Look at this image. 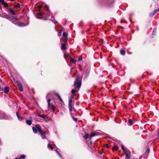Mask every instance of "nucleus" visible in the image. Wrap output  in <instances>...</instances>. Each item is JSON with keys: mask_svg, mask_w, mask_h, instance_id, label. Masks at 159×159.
Listing matches in <instances>:
<instances>
[{"mask_svg": "<svg viewBox=\"0 0 159 159\" xmlns=\"http://www.w3.org/2000/svg\"><path fill=\"white\" fill-rule=\"evenodd\" d=\"M56 151L57 152V154L59 156L60 158L62 159V157L61 155V154L60 153L58 152V151H57V150H56Z\"/></svg>", "mask_w": 159, "mask_h": 159, "instance_id": "obj_27", "label": "nucleus"}, {"mask_svg": "<svg viewBox=\"0 0 159 159\" xmlns=\"http://www.w3.org/2000/svg\"><path fill=\"white\" fill-rule=\"evenodd\" d=\"M61 115H63V113L62 112H61Z\"/></svg>", "mask_w": 159, "mask_h": 159, "instance_id": "obj_48", "label": "nucleus"}, {"mask_svg": "<svg viewBox=\"0 0 159 159\" xmlns=\"http://www.w3.org/2000/svg\"><path fill=\"white\" fill-rule=\"evenodd\" d=\"M130 155H126V157L125 159H129L130 158Z\"/></svg>", "mask_w": 159, "mask_h": 159, "instance_id": "obj_32", "label": "nucleus"}, {"mask_svg": "<svg viewBox=\"0 0 159 159\" xmlns=\"http://www.w3.org/2000/svg\"><path fill=\"white\" fill-rule=\"evenodd\" d=\"M52 95V93H50L47 95L46 98H49V97H52L51 95Z\"/></svg>", "mask_w": 159, "mask_h": 159, "instance_id": "obj_28", "label": "nucleus"}, {"mask_svg": "<svg viewBox=\"0 0 159 159\" xmlns=\"http://www.w3.org/2000/svg\"><path fill=\"white\" fill-rule=\"evenodd\" d=\"M3 88H1V86L0 85V91H3Z\"/></svg>", "mask_w": 159, "mask_h": 159, "instance_id": "obj_45", "label": "nucleus"}, {"mask_svg": "<svg viewBox=\"0 0 159 159\" xmlns=\"http://www.w3.org/2000/svg\"><path fill=\"white\" fill-rule=\"evenodd\" d=\"M62 32V31L61 30H60L59 31V32L58 33V36H59L60 37L61 35V34Z\"/></svg>", "mask_w": 159, "mask_h": 159, "instance_id": "obj_30", "label": "nucleus"}, {"mask_svg": "<svg viewBox=\"0 0 159 159\" xmlns=\"http://www.w3.org/2000/svg\"><path fill=\"white\" fill-rule=\"evenodd\" d=\"M72 101L71 100H69V106H71L72 105Z\"/></svg>", "mask_w": 159, "mask_h": 159, "instance_id": "obj_36", "label": "nucleus"}, {"mask_svg": "<svg viewBox=\"0 0 159 159\" xmlns=\"http://www.w3.org/2000/svg\"><path fill=\"white\" fill-rule=\"evenodd\" d=\"M52 93V94H54V93Z\"/></svg>", "mask_w": 159, "mask_h": 159, "instance_id": "obj_54", "label": "nucleus"}, {"mask_svg": "<svg viewBox=\"0 0 159 159\" xmlns=\"http://www.w3.org/2000/svg\"><path fill=\"white\" fill-rule=\"evenodd\" d=\"M4 93H7L9 90V88L8 87H6L3 89Z\"/></svg>", "mask_w": 159, "mask_h": 159, "instance_id": "obj_13", "label": "nucleus"}, {"mask_svg": "<svg viewBox=\"0 0 159 159\" xmlns=\"http://www.w3.org/2000/svg\"><path fill=\"white\" fill-rule=\"evenodd\" d=\"M26 157V156L24 154L21 155L18 158L20 159H24Z\"/></svg>", "mask_w": 159, "mask_h": 159, "instance_id": "obj_20", "label": "nucleus"}, {"mask_svg": "<svg viewBox=\"0 0 159 159\" xmlns=\"http://www.w3.org/2000/svg\"><path fill=\"white\" fill-rule=\"evenodd\" d=\"M82 57H79V61H81L82 60Z\"/></svg>", "mask_w": 159, "mask_h": 159, "instance_id": "obj_44", "label": "nucleus"}, {"mask_svg": "<svg viewBox=\"0 0 159 159\" xmlns=\"http://www.w3.org/2000/svg\"><path fill=\"white\" fill-rule=\"evenodd\" d=\"M37 18H39V19H40V18L39 17H37Z\"/></svg>", "mask_w": 159, "mask_h": 159, "instance_id": "obj_51", "label": "nucleus"}, {"mask_svg": "<svg viewBox=\"0 0 159 159\" xmlns=\"http://www.w3.org/2000/svg\"><path fill=\"white\" fill-rule=\"evenodd\" d=\"M89 138V135L88 134H85L84 136V139H88Z\"/></svg>", "mask_w": 159, "mask_h": 159, "instance_id": "obj_22", "label": "nucleus"}, {"mask_svg": "<svg viewBox=\"0 0 159 159\" xmlns=\"http://www.w3.org/2000/svg\"><path fill=\"white\" fill-rule=\"evenodd\" d=\"M155 15V14H154L153 12H152L150 13V14H149V16H153V15Z\"/></svg>", "mask_w": 159, "mask_h": 159, "instance_id": "obj_37", "label": "nucleus"}, {"mask_svg": "<svg viewBox=\"0 0 159 159\" xmlns=\"http://www.w3.org/2000/svg\"><path fill=\"white\" fill-rule=\"evenodd\" d=\"M156 31H157L156 29H154V30H153V32H152V34L153 35H154L156 33Z\"/></svg>", "mask_w": 159, "mask_h": 159, "instance_id": "obj_31", "label": "nucleus"}, {"mask_svg": "<svg viewBox=\"0 0 159 159\" xmlns=\"http://www.w3.org/2000/svg\"><path fill=\"white\" fill-rule=\"evenodd\" d=\"M77 91L76 90L72 89L71 91V93L72 94H74L76 92H77Z\"/></svg>", "mask_w": 159, "mask_h": 159, "instance_id": "obj_26", "label": "nucleus"}, {"mask_svg": "<svg viewBox=\"0 0 159 159\" xmlns=\"http://www.w3.org/2000/svg\"><path fill=\"white\" fill-rule=\"evenodd\" d=\"M125 154V155H130V152H129V150H126L125 151H124Z\"/></svg>", "mask_w": 159, "mask_h": 159, "instance_id": "obj_21", "label": "nucleus"}, {"mask_svg": "<svg viewBox=\"0 0 159 159\" xmlns=\"http://www.w3.org/2000/svg\"><path fill=\"white\" fill-rule=\"evenodd\" d=\"M106 146L107 148H109V146H108V145L107 144H106Z\"/></svg>", "mask_w": 159, "mask_h": 159, "instance_id": "obj_47", "label": "nucleus"}, {"mask_svg": "<svg viewBox=\"0 0 159 159\" xmlns=\"http://www.w3.org/2000/svg\"><path fill=\"white\" fill-rule=\"evenodd\" d=\"M8 11H9L11 13L12 15H15L16 13L15 12L14 10L13 9H12L11 8H9L8 9Z\"/></svg>", "mask_w": 159, "mask_h": 159, "instance_id": "obj_12", "label": "nucleus"}, {"mask_svg": "<svg viewBox=\"0 0 159 159\" xmlns=\"http://www.w3.org/2000/svg\"><path fill=\"white\" fill-rule=\"evenodd\" d=\"M2 13L0 12V16H2V17L6 18H8L9 17H10V16L9 15H1Z\"/></svg>", "mask_w": 159, "mask_h": 159, "instance_id": "obj_15", "label": "nucleus"}, {"mask_svg": "<svg viewBox=\"0 0 159 159\" xmlns=\"http://www.w3.org/2000/svg\"><path fill=\"white\" fill-rule=\"evenodd\" d=\"M0 2L6 8L8 7V4L7 3L5 2L4 0H0Z\"/></svg>", "mask_w": 159, "mask_h": 159, "instance_id": "obj_10", "label": "nucleus"}, {"mask_svg": "<svg viewBox=\"0 0 159 159\" xmlns=\"http://www.w3.org/2000/svg\"><path fill=\"white\" fill-rule=\"evenodd\" d=\"M10 0L12 1H15V0Z\"/></svg>", "mask_w": 159, "mask_h": 159, "instance_id": "obj_52", "label": "nucleus"}, {"mask_svg": "<svg viewBox=\"0 0 159 159\" xmlns=\"http://www.w3.org/2000/svg\"><path fill=\"white\" fill-rule=\"evenodd\" d=\"M42 7L43 6L41 5H39L38 7L39 8V10L37 14V16H41L43 14H44L42 11L40 10V9L42 8Z\"/></svg>", "mask_w": 159, "mask_h": 159, "instance_id": "obj_6", "label": "nucleus"}, {"mask_svg": "<svg viewBox=\"0 0 159 159\" xmlns=\"http://www.w3.org/2000/svg\"><path fill=\"white\" fill-rule=\"evenodd\" d=\"M133 122L131 119H129L128 120V124L129 125H133Z\"/></svg>", "mask_w": 159, "mask_h": 159, "instance_id": "obj_17", "label": "nucleus"}, {"mask_svg": "<svg viewBox=\"0 0 159 159\" xmlns=\"http://www.w3.org/2000/svg\"><path fill=\"white\" fill-rule=\"evenodd\" d=\"M44 8L46 9H47V10H48V12L47 13V14H46V16H47L48 15V12H49V10H48V6L47 5H45V6H44Z\"/></svg>", "mask_w": 159, "mask_h": 159, "instance_id": "obj_23", "label": "nucleus"}, {"mask_svg": "<svg viewBox=\"0 0 159 159\" xmlns=\"http://www.w3.org/2000/svg\"><path fill=\"white\" fill-rule=\"evenodd\" d=\"M16 114L18 120L20 121H22L23 120V118L21 116H20L17 112H16Z\"/></svg>", "mask_w": 159, "mask_h": 159, "instance_id": "obj_11", "label": "nucleus"}, {"mask_svg": "<svg viewBox=\"0 0 159 159\" xmlns=\"http://www.w3.org/2000/svg\"><path fill=\"white\" fill-rule=\"evenodd\" d=\"M63 36L65 38V40L67 41V34L66 33L64 32L62 34Z\"/></svg>", "mask_w": 159, "mask_h": 159, "instance_id": "obj_14", "label": "nucleus"}, {"mask_svg": "<svg viewBox=\"0 0 159 159\" xmlns=\"http://www.w3.org/2000/svg\"><path fill=\"white\" fill-rule=\"evenodd\" d=\"M15 159H19V158H16Z\"/></svg>", "mask_w": 159, "mask_h": 159, "instance_id": "obj_50", "label": "nucleus"}, {"mask_svg": "<svg viewBox=\"0 0 159 159\" xmlns=\"http://www.w3.org/2000/svg\"><path fill=\"white\" fill-rule=\"evenodd\" d=\"M37 116L40 117L42 118L43 119V120L47 122L48 121V120H47L46 118V116L44 114H37Z\"/></svg>", "mask_w": 159, "mask_h": 159, "instance_id": "obj_8", "label": "nucleus"}, {"mask_svg": "<svg viewBox=\"0 0 159 159\" xmlns=\"http://www.w3.org/2000/svg\"><path fill=\"white\" fill-rule=\"evenodd\" d=\"M70 60L71 62L74 64H75L76 62V61L75 60L72 58L71 57H70Z\"/></svg>", "mask_w": 159, "mask_h": 159, "instance_id": "obj_19", "label": "nucleus"}, {"mask_svg": "<svg viewBox=\"0 0 159 159\" xmlns=\"http://www.w3.org/2000/svg\"><path fill=\"white\" fill-rule=\"evenodd\" d=\"M29 118V120H26V123L27 125H31L32 123V120L31 117H30Z\"/></svg>", "mask_w": 159, "mask_h": 159, "instance_id": "obj_9", "label": "nucleus"}, {"mask_svg": "<svg viewBox=\"0 0 159 159\" xmlns=\"http://www.w3.org/2000/svg\"><path fill=\"white\" fill-rule=\"evenodd\" d=\"M121 148L124 152L126 150V149H125L124 146L122 145L121 146Z\"/></svg>", "mask_w": 159, "mask_h": 159, "instance_id": "obj_38", "label": "nucleus"}, {"mask_svg": "<svg viewBox=\"0 0 159 159\" xmlns=\"http://www.w3.org/2000/svg\"><path fill=\"white\" fill-rule=\"evenodd\" d=\"M82 77L78 75L75 80L74 82V86H75L76 88L79 89L81 85Z\"/></svg>", "mask_w": 159, "mask_h": 159, "instance_id": "obj_2", "label": "nucleus"}, {"mask_svg": "<svg viewBox=\"0 0 159 159\" xmlns=\"http://www.w3.org/2000/svg\"><path fill=\"white\" fill-rule=\"evenodd\" d=\"M158 11H159L158 10H155L154 11L153 13L154 14H155Z\"/></svg>", "mask_w": 159, "mask_h": 159, "instance_id": "obj_42", "label": "nucleus"}, {"mask_svg": "<svg viewBox=\"0 0 159 159\" xmlns=\"http://www.w3.org/2000/svg\"><path fill=\"white\" fill-rule=\"evenodd\" d=\"M17 84L19 87L20 86L22 85L21 83L19 81H17Z\"/></svg>", "mask_w": 159, "mask_h": 159, "instance_id": "obj_35", "label": "nucleus"}, {"mask_svg": "<svg viewBox=\"0 0 159 159\" xmlns=\"http://www.w3.org/2000/svg\"><path fill=\"white\" fill-rule=\"evenodd\" d=\"M9 118L4 112L0 111V119H8Z\"/></svg>", "mask_w": 159, "mask_h": 159, "instance_id": "obj_4", "label": "nucleus"}, {"mask_svg": "<svg viewBox=\"0 0 159 159\" xmlns=\"http://www.w3.org/2000/svg\"><path fill=\"white\" fill-rule=\"evenodd\" d=\"M120 54L122 55H124L125 54V52L124 50H121L120 51Z\"/></svg>", "mask_w": 159, "mask_h": 159, "instance_id": "obj_24", "label": "nucleus"}, {"mask_svg": "<svg viewBox=\"0 0 159 159\" xmlns=\"http://www.w3.org/2000/svg\"><path fill=\"white\" fill-rule=\"evenodd\" d=\"M8 18H10V20L12 23L20 27L26 26L28 25L29 23V20H28L26 21V24L24 23V22H21L19 23H18L17 21L18 19L16 18L15 17L10 16V17H9L8 19Z\"/></svg>", "mask_w": 159, "mask_h": 159, "instance_id": "obj_1", "label": "nucleus"}, {"mask_svg": "<svg viewBox=\"0 0 159 159\" xmlns=\"http://www.w3.org/2000/svg\"><path fill=\"white\" fill-rule=\"evenodd\" d=\"M49 16H48V17H46V19H49L50 18L49 17Z\"/></svg>", "mask_w": 159, "mask_h": 159, "instance_id": "obj_46", "label": "nucleus"}, {"mask_svg": "<svg viewBox=\"0 0 159 159\" xmlns=\"http://www.w3.org/2000/svg\"><path fill=\"white\" fill-rule=\"evenodd\" d=\"M61 48L63 50H65L66 49V47L65 45V44L62 43L61 44Z\"/></svg>", "mask_w": 159, "mask_h": 159, "instance_id": "obj_16", "label": "nucleus"}, {"mask_svg": "<svg viewBox=\"0 0 159 159\" xmlns=\"http://www.w3.org/2000/svg\"><path fill=\"white\" fill-rule=\"evenodd\" d=\"M113 149L114 150H117L118 149V147L117 146L114 147L113 148Z\"/></svg>", "mask_w": 159, "mask_h": 159, "instance_id": "obj_43", "label": "nucleus"}, {"mask_svg": "<svg viewBox=\"0 0 159 159\" xmlns=\"http://www.w3.org/2000/svg\"><path fill=\"white\" fill-rule=\"evenodd\" d=\"M32 130L34 133L36 134L37 133L38 129H36L35 126V127H32Z\"/></svg>", "mask_w": 159, "mask_h": 159, "instance_id": "obj_18", "label": "nucleus"}, {"mask_svg": "<svg viewBox=\"0 0 159 159\" xmlns=\"http://www.w3.org/2000/svg\"><path fill=\"white\" fill-rule=\"evenodd\" d=\"M56 95H57L58 98L59 99V100L61 102H63L62 100L61 99V98L60 96V95L59 94H56Z\"/></svg>", "mask_w": 159, "mask_h": 159, "instance_id": "obj_25", "label": "nucleus"}, {"mask_svg": "<svg viewBox=\"0 0 159 159\" xmlns=\"http://www.w3.org/2000/svg\"><path fill=\"white\" fill-rule=\"evenodd\" d=\"M48 148H49L52 150H53V148L51 146L50 144H48Z\"/></svg>", "mask_w": 159, "mask_h": 159, "instance_id": "obj_33", "label": "nucleus"}, {"mask_svg": "<svg viewBox=\"0 0 159 159\" xmlns=\"http://www.w3.org/2000/svg\"><path fill=\"white\" fill-rule=\"evenodd\" d=\"M158 138H159L158 139L159 140V131H158Z\"/></svg>", "mask_w": 159, "mask_h": 159, "instance_id": "obj_49", "label": "nucleus"}, {"mask_svg": "<svg viewBox=\"0 0 159 159\" xmlns=\"http://www.w3.org/2000/svg\"><path fill=\"white\" fill-rule=\"evenodd\" d=\"M90 143H91H91H92V142H91V141H90Z\"/></svg>", "mask_w": 159, "mask_h": 159, "instance_id": "obj_55", "label": "nucleus"}, {"mask_svg": "<svg viewBox=\"0 0 159 159\" xmlns=\"http://www.w3.org/2000/svg\"><path fill=\"white\" fill-rule=\"evenodd\" d=\"M100 135H101V134L98 132L96 133L92 132L89 135V138L91 139L93 137Z\"/></svg>", "mask_w": 159, "mask_h": 159, "instance_id": "obj_7", "label": "nucleus"}, {"mask_svg": "<svg viewBox=\"0 0 159 159\" xmlns=\"http://www.w3.org/2000/svg\"><path fill=\"white\" fill-rule=\"evenodd\" d=\"M19 87V90L20 91H23V87L22 85L20 86Z\"/></svg>", "mask_w": 159, "mask_h": 159, "instance_id": "obj_29", "label": "nucleus"}, {"mask_svg": "<svg viewBox=\"0 0 159 159\" xmlns=\"http://www.w3.org/2000/svg\"><path fill=\"white\" fill-rule=\"evenodd\" d=\"M147 151H148V152H149V150H147Z\"/></svg>", "mask_w": 159, "mask_h": 159, "instance_id": "obj_53", "label": "nucleus"}, {"mask_svg": "<svg viewBox=\"0 0 159 159\" xmlns=\"http://www.w3.org/2000/svg\"><path fill=\"white\" fill-rule=\"evenodd\" d=\"M7 159H8L7 158Z\"/></svg>", "mask_w": 159, "mask_h": 159, "instance_id": "obj_57", "label": "nucleus"}, {"mask_svg": "<svg viewBox=\"0 0 159 159\" xmlns=\"http://www.w3.org/2000/svg\"><path fill=\"white\" fill-rule=\"evenodd\" d=\"M20 4L19 3H18L15 6H14V7L15 8H18V7H20Z\"/></svg>", "mask_w": 159, "mask_h": 159, "instance_id": "obj_34", "label": "nucleus"}, {"mask_svg": "<svg viewBox=\"0 0 159 159\" xmlns=\"http://www.w3.org/2000/svg\"><path fill=\"white\" fill-rule=\"evenodd\" d=\"M51 100L50 99L48 100L47 102L48 103V106L49 108H51L52 111L54 112L55 110V107L53 104L50 103Z\"/></svg>", "mask_w": 159, "mask_h": 159, "instance_id": "obj_5", "label": "nucleus"}, {"mask_svg": "<svg viewBox=\"0 0 159 159\" xmlns=\"http://www.w3.org/2000/svg\"><path fill=\"white\" fill-rule=\"evenodd\" d=\"M72 118L75 121H77V119L76 118H75L74 117H72Z\"/></svg>", "mask_w": 159, "mask_h": 159, "instance_id": "obj_39", "label": "nucleus"}, {"mask_svg": "<svg viewBox=\"0 0 159 159\" xmlns=\"http://www.w3.org/2000/svg\"><path fill=\"white\" fill-rule=\"evenodd\" d=\"M158 10L159 11V9H158Z\"/></svg>", "mask_w": 159, "mask_h": 159, "instance_id": "obj_56", "label": "nucleus"}, {"mask_svg": "<svg viewBox=\"0 0 159 159\" xmlns=\"http://www.w3.org/2000/svg\"><path fill=\"white\" fill-rule=\"evenodd\" d=\"M69 110L70 111H72V106H69Z\"/></svg>", "mask_w": 159, "mask_h": 159, "instance_id": "obj_41", "label": "nucleus"}, {"mask_svg": "<svg viewBox=\"0 0 159 159\" xmlns=\"http://www.w3.org/2000/svg\"><path fill=\"white\" fill-rule=\"evenodd\" d=\"M35 127L36 129H38L39 133L40 134L41 136L43 139H44L46 138V137L44 135L46 133L42 131L39 125H36Z\"/></svg>", "mask_w": 159, "mask_h": 159, "instance_id": "obj_3", "label": "nucleus"}, {"mask_svg": "<svg viewBox=\"0 0 159 159\" xmlns=\"http://www.w3.org/2000/svg\"><path fill=\"white\" fill-rule=\"evenodd\" d=\"M68 55L66 54H65L64 55V57L65 59H66V57L67 56H68Z\"/></svg>", "mask_w": 159, "mask_h": 159, "instance_id": "obj_40", "label": "nucleus"}]
</instances>
